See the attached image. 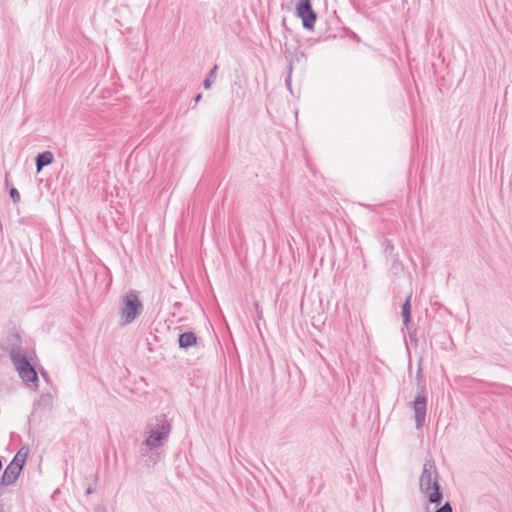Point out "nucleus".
Returning a JSON list of instances; mask_svg holds the SVG:
<instances>
[{
  "label": "nucleus",
  "mask_w": 512,
  "mask_h": 512,
  "mask_svg": "<svg viewBox=\"0 0 512 512\" xmlns=\"http://www.w3.org/2000/svg\"><path fill=\"white\" fill-rule=\"evenodd\" d=\"M23 450H24V447L21 448L16 453V455L14 456V458L11 461V462H16L17 464H22V467L24 466V464L26 462L27 455H28V449L24 453H23Z\"/></svg>",
  "instance_id": "f8f14e48"
},
{
  "label": "nucleus",
  "mask_w": 512,
  "mask_h": 512,
  "mask_svg": "<svg viewBox=\"0 0 512 512\" xmlns=\"http://www.w3.org/2000/svg\"><path fill=\"white\" fill-rule=\"evenodd\" d=\"M292 71H293V64H292V61H289V65H288V76L285 80V83H286V86L287 88L291 91V75H292Z\"/></svg>",
  "instance_id": "dca6fc26"
},
{
  "label": "nucleus",
  "mask_w": 512,
  "mask_h": 512,
  "mask_svg": "<svg viewBox=\"0 0 512 512\" xmlns=\"http://www.w3.org/2000/svg\"><path fill=\"white\" fill-rule=\"evenodd\" d=\"M41 375H42V377H43L46 381H49L48 373H47L45 370H42V371H41Z\"/></svg>",
  "instance_id": "4be33fe9"
},
{
  "label": "nucleus",
  "mask_w": 512,
  "mask_h": 512,
  "mask_svg": "<svg viewBox=\"0 0 512 512\" xmlns=\"http://www.w3.org/2000/svg\"><path fill=\"white\" fill-rule=\"evenodd\" d=\"M93 492H94V488H93L91 485H89V486L87 487V489H86V495H90V494H92Z\"/></svg>",
  "instance_id": "412c9836"
},
{
  "label": "nucleus",
  "mask_w": 512,
  "mask_h": 512,
  "mask_svg": "<svg viewBox=\"0 0 512 512\" xmlns=\"http://www.w3.org/2000/svg\"><path fill=\"white\" fill-rule=\"evenodd\" d=\"M401 315L403 318V324L408 327L411 320V294L407 296L404 303L402 304Z\"/></svg>",
  "instance_id": "9b49d317"
},
{
  "label": "nucleus",
  "mask_w": 512,
  "mask_h": 512,
  "mask_svg": "<svg viewBox=\"0 0 512 512\" xmlns=\"http://www.w3.org/2000/svg\"><path fill=\"white\" fill-rule=\"evenodd\" d=\"M142 311L143 304L138 297L137 291L130 290L121 298V304L118 312L120 317V326H126L133 323Z\"/></svg>",
  "instance_id": "7ed1b4c3"
},
{
  "label": "nucleus",
  "mask_w": 512,
  "mask_h": 512,
  "mask_svg": "<svg viewBox=\"0 0 512 512\" xmlns=\"http://www.w3.org/2000/svg\"><path fill=\"white\" fill-rule=\"evenodd\" d=\"M438 479L439 474L434 461L432 459L426 460L420 476L419 487L420 491L427 496L428 501L436 505H439L443 499Z\"/></svg>",
  "instance_id": "f03ea898"
},
{
  "label": "nucleus",
  "mask_w": 512,
  "mask_h": 512,
  "mask_svg": "<svg viewBox=\"0 0 512 512\" xmlns=\"http://www.w3.org/2000/svg\"><path fill=\"white\" fill-rule=\"evenodd\" d=\"M52 402V398L50 394L42 395L38 400V405L50 406Z\"/></svg>",
  "instance_id": "2eb2a0df"
},
{
  "label": "nucleus",
  "mask_w": 512,
  "mask_h": 512,
  "mask_svg": "<svg viewBox=\"0 0 512 512\" xmlns=\"http://www.w3.org/2000/svg\"><path fill=\"white\" fill-rule=\"evenodd\" d=\"M382 246H383L384 253L389 254V255H391L395 249L392 241L387 238H385L382 241Z\"/></svg>",
  "instance_id": "ddd939ff"
},
{
  "label": "nucleus",
  "mask_w": 512,
  "mask_h": 512,
  "mask_svg": "<svg viewBox=\"0 0 512 512\" xmlns=\"http://www.w3.org/2000/svg\"><path fill=\"white\" fill-rule=\"evenodd\" d=\"M54 160V156L51 151H44L39 153L35 159V165L37 172H40L43 167L50 165Z\"/></svg>",
  "instance_id": "9d476101"
},
{
  "label": "nucleus",
  "mask_w": 512,
  "mask_h": 512,
  "mask_svg": "<svg viewBox=\"0 0 512 512\" xmlns=\"http://www.w3.org/2000/svg\"><path fill=\"white\" fill-rule=\"evenodd\" d=\"M417 385L419 391L413 401V410H414V418L416 422V427L419 429L424 425L426 419V405H427V397H426V389L425 383L423 379L422 367L421 363L418 365L417 374Z\"/></svg>",
  "instance_id": "20e7f679"
},
{
  "label": "nucleus",
  "mask_w": 512,
  "mask_h": 512,
  "mask_svg": "<svg viewBox=\"0 0 512 512\" xmlns=\"http://www.w3.org/2000/svg\"><path fill=\"white\" fill-rule=\"evenodd\" d=\"M211 85H212V81H211V79H210V78H208V77H207V78L204 80V82H203V87H204V89H206V90H207V89H209V88L211 87Z\"/></svg>",
  "instance_id": "6ab92c4d"
},
{
  "label": "nucleus",
  "mask_w": 512,
  "mask_h": 512,
  "mask_svg": "<svg viewBox=\"0 0 512 512\" xmlns=\"http://www.w3.org/2000/svg\"><path fill=\"white\" fill-rule=\"evenodd\" d=\"M21 471H22V464H17L16 462H10L0 477V485L1 486H9V485L13 484L19 477Z\"/></svg>",
  "instance_id": "6e6552de"
},
{
  "label": "nucleus",
  "mask_w": 512,
  "mask_h": 512,
  "mask_svg": "<svg viewBox=\"0 0 512 512\" xmlns=\"http://www.w3.org/2000/svg\"><path fill=\"white\" fill-rule=\"evenodd\" d=\"M202 98V95L200 93H198L195 97H194V101L195 103H198L200 101V99Z\"/></svg>",
  "instance_id": "5701e85b"
},
{
  "label": "nucleus",
  "mask_w": 512,
  "mask_h": 512,
  "mask_svg": "<svg viewBox=\"0 0 512 512\" xmlns=\"http://www.w3.org/2000/svg\"><path fill=\"white\" fill-rule=\"evenodd\" d=\"M9 196L11 197L14 204H17L20 202V194L15 187H12L9 190Z\"/></svg>",
  "instance_id": "4468645a"
},
{
  "label": "nucleus",
  "mask_w": 512,
  "mask_h": 512,
  "mask_svg": "<svg viewBox=\"0 0 512 512\" xmlns=\"http://www.w3.org/2000/svg\"><path fill=\"white\" fill-rule=\"evenodd\" d=\"M0 512H4V511H3V505H2V504H0Z\"/></svg>",
  "instance_id": "b1692460"
},
{
  "label": "nucleus",
  "mask_w": 512,
  "mask_h": 512,
  "mask_svg": "<svg viewBox=\"0 0 512 512\" xmlns=\"http://www.w3.org/2000/svg\"><path fill=\"white\" fill-rule=\"evenodd\" d=\"M452 506L450 502L446 501L440 508L436 509L435 512H452Z\"/></svg>",
  "instance_id": "f3484780"
},
{
  "label": "nucleus",
  "mask_w": 512,
  "mask_h": 512,
  "mask_svg": "<svg viewBox=\"0 0 512 512\" xmlns=\"http://www.w3.org/2000/svg\"><path fill=\"white\" fill-rule=\"evenodd\" d=\"M253 305H254V308H255V311H256V314H257V320L258 321L262 320L263 319V311H262V309L260 307L259 302L255 301Z\"/></svg>",
  "instance_id": "a211bd4d"
},
{
  "label": "nucleus",
  "mask_w": 512,
  "mask_h": 512,
  "mask_svg": "<svg viewBox=\"0 0 512 512\" xmlns=\"http://www.w3.org/2000/svg\"><path fill=\"white\" fill-rule=\"evenodd\" d=\"M217 68H218V66H217V65H214V66H213V68H212V69L210 70V72H209L208 78H210V79H211V78L215 75V73H216V71H217Z\"/></svg>",
  "instance_id": "aec40b11"
},
{
  "label": "nucleus",
  "mask_w": 512,
  "mask_h": 512,
  "mask_svg": "<svg viewBox=\"0 0 512 512\" xmlns=\"http://www.w3.org/2000/svg\"><path fill=\"white\" fill-rule=\"evenodd\" d=\"M197 344V336L194 332H184L178 337V345L181 349H189Z\"/></svg>",
  "instance_id": "1a4fd4ad"
},
{
  "label": "nucleus",
  "mask_w": 512,
  "mask_h": 512,
  "mask_svg": "<svg viewBox=\"0 0 512 512\" xmlns=\"http://www.w3.org/2000/svg\"><path fill=\"white\" fill-rule=\"evenodd\" d=\"M312 0H298L295 6V15L302 20L306 30H312L317 20V14L312 8Z\"/></svg>",
  "instance_id": "423d86ee"
},
{
  "label": "nucleus",
  "mask_w": 512,
  "mask_h": 512,
  "mask_svg": "<svg viewBox=\"0 0 512 512\" xmlns=\"http://www.w3.org/2000/svg\"><path fill=\"white\" fill-rule=\"evenodd\" d=\"M16 370L18 371L21 379L28 383L32 382L37 384L38 376L35 367L30 363L26 356L18 358L17 360L12 361Z\"/></svg>",
  "instance_id": "0eeeda50"
},
{
  "label": "nucleus",
  "mask_w": 512,
  "mask_h": 512,
  "mask_svg": "<svg viewBox=\"0 0 512 512\" xmlns=\"http://www.w3.org/2000/svg\"><path fill=\"white\" fill-rule=\"evenodd\" d=\"M150 429L147 432V438L141 443L139 448V458L148 468L154 467L163 457V452L159 448L167 442L171 432V425L166 415H157L154 423L149 424Z\"/></svg>",
  "instance_id": "f257e3e1"
},
{
  "label": "nucleus",
  "mask_w": 512,
  "mask_h": 512,
  "mask_svg": "<svg viewBox=\"0 0 512 512\" xmlns=\"http://www.w3.org/2000/svg\"><path fill=\"white\" fill-rule=\"evenodd\" d=\"M0 348L9 354L11 361L25 356L22 353L21 336L15 329H12L7 333L5 339L0 344Z\"/></svg>",
  "instance_id": "39448f33"
}]
</instances>
